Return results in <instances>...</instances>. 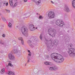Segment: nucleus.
Returning a JSON list of instances; mask_svg holds the SVG:
<instances>
[{"label": "nucleus", "mask_w": 75, "mask_h": 75, "mask_svg": "<svg viewBox=\"0 0 75 75\" xmlns=\"http://www.w3.org/2000/svg\"><path fill=\"white\" fill-rule=\"evenodd\" d=\"M40 40H42V34H41L40 35Z\"/></svg>", "instance_id": "obj_33"}, {"label": "nucleus", "mask_w": 75, "mask_h": 75, "mask_svg": "<svg viewBox=\"0 0 75 75\" xmlns=\"http://www.w3.org/2000/svg\"><path fill=\"white\" fill-rule=\"evenodd\" d=\"M9 3H10V5L11 6H13V0H9Z\"/></svg>", "instance_id": "obj_22"}, {"label": "nucleus", "mask_w": 75, "mask_h": 75, "mask_svg": "<svg viewBox=\"0 0 75 75\" xmlns=\"http://www.w3.org/2000/svg\"><path fill=\"white\" fill-rule=\"evenodd\" d=\"M6 6H8V2H7L6 4Z\"/></svg>", "instance_id": "obj_38"}, {"label": "nucleus", "mask_w": 75, "mask_h": 75, "mask_svg": "<svg viewBox=\"0 0 75 75\" xmlns=\"http://www.w3.org/2000/svg\"><path fill=\"white\" fill-rule=\"evenodd\" d=\"M29 28L31 31H34L35 29L34 25L32 24H30L29 25Z\"/></svg>", "instance_id": "obj_14"}, {"label": "nucleus", "mask_w": 75, "mask_h": 75, "mask_svg": "<svg viewBox=\"0 0 75 75\" xmlns=\"http://www.w3.org/2000/svg\"><path fill=\"white\" fill-rule=\"evenodd\" d=\"M28 56L27 57V59H28V61H27V63H28L30 62H30H34V61L33 60V59H32V58H31V57L30 56V55H29V54H28Z\"/></svg>", "instance_id": "obj_9"}, {"label": "nucleus", "mask_w": 75, "mask_h": 75, "mask_svg": "<svg viewBox=\"0 0 75 75\" xmlns=\"http://www.w3.org/2000/svg\"><path fill=\"white\" fill-rule=\"evenodd\" d=\"M21 31L23 34L26 37L28 36V29L26 26H23L21 28Z\"/></svg>", "instance_id": "obj_3"}, {"label": "nucleus", "mask_w": 75, "mask_h": 75, "mask_svg": "<svg viewBox=\"0 0 75 75\" xmlns=\"http://www.w3.org/2000/svg\"><path fill=\"white\" fill-rule=\"evenodd\" d=\"M72 47V44H70L68 46L69 51L68 54L71 57H74L75 56V50L74 48H71Z\"/></svg>", "instance_id": "obj_2"}, {"label": "nucleus", "mask_w": 75, "mask_h": 75, "mask_svg": "<svg viewBox=\"0 0 75 75\" xmlns=\"http://www.w3.org/2000/svg\"><path fill=\"white\" fill-rule=\"evenodd\" d=\"M23 1L24 2H27V0H23Z\"/></svg>", "instance_id": "obj_37"}, {"label": "nucleus", "mask_w": 75, "mask_h": 75, "mask_svg": "<svg viewBox=\"0 0 75 75\" xmlns=\"http://www.w3.org/2000/svg\"><path fill=\"white\" fill-rule=\"evenodd\" d=\"M8 66H10V67H13V64H12L11 63H10L8 64Z\"/></svg>", "instance_id": "obj_29"}, {"label": "nucleus", "mask_w": 75, "mask_h": 75, "mask_svg": "<svg viewBox=\"0 0 75 75\" xmlns=\"http://www.w3.org/2000/svg\"><path fill=\"white\" fill-rule=\"evenodd\" d=\"M28 43L30 46H31L32 48H33L35 45V43H33L31 42V41H30V40H28L27 42Z\"/></svg>", "instance_id": "obj_8"}, {"label": "nucleus", "mask_w": 75, "mask_h": 75, "mask_svg": "<svg viewBox=\"0 0 75 75\" xmlns=\"http://www.w3.org/2000/svg\"><path fill=\"white\" fill-rule=\"evenodd\" d=\"M67 32H68V33H69V30H68V31H67Z\"/></svg>", "instance_id": "obj_51"}, {"label": "nucleus", "mask_w": 75, "mask_h": 75, "mask_svg": "<svg viewBox=\"0 0 75 75\" xmlns=\"http://www.w3.org/2000/svg\"><path fill=\"white\" fill-rule=\"evenodd\" d=\"M17 4H18V3H17V2H16L15 4L13 6V8H14V7H16V6H17Z\"/></svg>", "instance_id": "obj_25"}, {"label": "nucleus", "mask_w": 75, "mask_h": 75, "mask_svg": "<svg viewBox=\"0 0 75 75\" xmlns=\"http://www.w3.org/2000/svg\"><path fill=\"white\" fill-rule=\"evenodd\" d=\"M6 67H7V68L8 67V65H6Z\"/></svg>", "instance_id": "obj_40"}, {"label": "nucleus", "mask_w": 75, "mask_h": 75, "mask_svg": "<svg viewBox=\"0 0 75 75\" xmlns=\"http://www.w3.org/2000/svg\"><path fill=\"white\" fill-rule=\"evenodd\" d=\"M45 45H46L49 49L51 48L52 47V45L51 44L52 43V40L51 39L49 40H45Z\"/></svg>", "instance_id": "obj_5"}, {"label": "nucleus", "mask_w": 75, "mask_h": 75, "mask_svg": "<svg viewBox=\"0 0 75 75\" xmlns=\"http://www.w3.org/2000/svg\"><path fill=\"white\" fill-rule=\"evenodd\" d=\"M32 1L35 3V4L38 5L40 4L41 2V0H32Z\"/></svg>", "instance_id": "obj_11"}, {"label": "nucleus", "mask_w": 75, "mask_h": 75, "mask_svg": "<svg viewBox=\"0 0 75 75\" xmlns=\"http://www.w3.org/2000/svg\"><path fill=\"white\" fill-rule=\"evenodd\" d=\"M2 37H3L4 38H5V34H3L2 35Z\"/></svg>", "instance_id": "obj_36"}, {"label": "nucleus", "mask_w": 75, "mask_h": 75, "mask_svg": "<svg viewBox=\"0 0 75 75\" xmlns=\"http://www.w3.org/2000/svg\"><path fill=\"white\" fill-rule=\"evenodd\" d=\"M8 26V27H10V28H11V23H10V22L9 23Z\"/></svg>", "instance_id": "obj_31"}, {"label": "nucleus", "mask_w": 75, "mask_h": 75, "mask_svg": "<svg viewBox=\"0 0 75 75\" xmlns=\"http://www.w3.org/2000/svg\"><path fill=\"white\" fill-rule=\"evenodd\" d=\"M64 11L66 12H69V9L68 7H66L64 9Z\"/></svg>", "instance_id": "obj_20"}, {"label": "nucleus", "mask_w": 75, "mask_h": 75, "mask_svg": "<svg viewBox=\"0 0 75 75\" xmlns=\"http://www.w3.org/2000/svg\"><path fill=\"white\" fill-rule=\"evenodd\" d=\"M4 4H6V3H3Z\"/></svg>", "instance_id": "obj_48"}, {"label": "nucleus", "mask_w": 75, "mask_h": 75, "mask_svg": "<svg viewBox=\"0 0 75 75\" xmlns=\"http://www.w3.org/2000/svg\"><path fill=\"white\" fill-rule=\"evenodd\" d=\"M1 2H0V7L1 6Z\"/></svg>", "instance_id": "obj_41"}, {"label": "nucleus", "mask_w": 75, "mask_h": 75, "mask_svg": "<svg viewBox=\"0 0 75 75\" xmlns=\"http://www.w3.org/2000/svg\"><path fill=\"white\" fill-rule=\"evenodd\" d=\"M37 15H38V13H37Z\"/></svg>", "instance_id": "obj_49"}, {"label": "nucleus", "mask_w": 75, "mask_h": 75, "mask_svg": "<svg viewBox=\"0 0 75 75\" xmlns=\"http://www.w3.org/2000/svg\"><path fill=\"white\" fill-rule=\"evenodd\" d=\"M45 57L46 59H48V58H50V57L48 55H46Z\"/></svg>", "instance_id": "obj_34"}, {"label": "nucleus", "mask_w": 75, "mask_h": 75, "mask_svg": "<svg viewBox=\"0 0 75 75\" xmlns=\"http://www.w3.org/2000/svg\"><path fill=\"white\" fill-rule=\"evenodd\" d=\"M51 2L52 4H54V2H53V1H51Z\"/></svg>", "instance_id": "obj_39"}, {"label": "nucleus", "mask_w": 75, "mask_h": 75, "mask_svg": "<svg viewBox=\"0 0 75 75\" xmlns=\"http://www.w3.org/2000/svg\"><path fill=\"white\" fill-rule=\"evenodd\" d=\"M0 16H2V14L1 13H0Z\"/></svg>", "instance_id": "obj_42"}, {"label": "nucleus", "mask_w": 75, "mask_h": 75, "mask_svg": "<svg viewBox=\"0 0 75 75\" xmlns=\"http://www.w3.org/2000/svg\"><path fill=\"white\" fill-rule=\"evenodd\" d=\"M18 40H21V43L22 45H24V40H23V38L21 37H19L18 38Z\"/></svg>", "instance_id": "obj_17"}, {"label": "nucleus", "mask_w": 75, "mask_h": 75, "mask_svg": "<svg viewBox=\"0 0 75 75\" xmlns=\"http://www.w3.org/2000/svg\"><path fill=\"white\" fill-rule=\"evenodd\" d=\"M4 72H5V69L3 68L1 69V74H3L4 73Z\"/></svg>", "instance_id": "obj_21"}, {"label": "nucleus", "mask_w": 75, "mask_h": 75, "mask_svg": "<svg viewBox=\"0 0 75 75\" xmlns=\"http://www.w3.org/2000/svg\"><path fill=\"white\" fill-rule=\"evenodd\" d=\"M0 44H2L3 45H5V46L6 45V43L2 42V41H1V40H0Z\"/></svg>", "instance_id": "obj_23"}, {"label": "nucleus", "mask_w": 75, "mask_h": 75, "mask_svg": "<svg viewBox=\"0 0 75 75\" xmlns=\"http://www.w3.org/2000/svg\"><path fill=\"white\" fill-rule=\"evenodd\" d=\"M28 52H30V51L29 50H28Z\"/></svg>", "instance_id": "obj_43"}, {"label": "nucleus", "mask_w": 75, "mask_h": 75, "mask_svg": "<svg viewBox=\"0 0 75 75\" xmlns=\"http://www.w3.org/2000/svg\"><path fill=\"white\" fill-rule=\"evenodd\" d=\"M20 52V51H19L18 49H14L13 51L14 53L15 54H18V52Z\"/></svg>", "instance_id": "obj_16"}, {"label": "nucleus", "mask_w": 75, "mask_h": 75, "mask_svg": "<svg viewBox=\"0 0 75 75\" xmlns=\"http://www.w3.org/2000/svg\"><path fill=\"white\" fill-rule=\"evenodd\" d=\"M1 18L2 19L3 21H6V19L4 17H2Z\"/></svg>", "instance_id": "obj_27"}, {"label": "nucleus", "mask_w": 75, "mask_h": 75, "mask_svg": "<svg viewBox=\"0 0 75 75\" xmlns=\"http://www.w3.org/2000/svg\"><path fill=\"white\" fill-rule=\"evenodd\" d=\"M58 69V67H57L54 66L53 67H51L49 69L50 71H56Z\"/></svg>", "instance_id": "obj_12"}, {"label": "nucleus", "mask_w": 75, "mask_h": 75, "mask_svg": "<svg viewBox=\"0 0 75 75\" xmlns=\"http://www.w3.org/2000/svg\"><path fill=\"white\" fill-rule=\"evenodd\" d=\"M56 24L57 25H58V26L61 27V26H62L64 25V23L62 20L60 21L57 20L56 21Z\"/></svg>", "instance_id": "obj_7"}, {"label": "nucleus", "mask_w": 75, "mask_h": 75, "mask_svg": "<svg viewBox=\"0 0 75 75\" xmlns=\"http://www.w3.org/2000/svg\"><path fill=\"white\" fill-rule=\"evenodd\" d=\"M8 57L10 60H13V59H15V57H14L13 54L11 53L9 54Z\"/></svg>", "instance_id": "obj_10"}, {"label": "nucleus", "mask_w": 75, "mask_h": 75, "mask_svg": "<svg viewBox=\"0 0 75 75\" xmlns=\"http://www.w3.org/2000/svg\"><path fill=\"white\" fill-rule=\"evenodd\" d=\"M48 16L50 19L54 18H55V14L54 12L52 11H50L48 13Z\"/></svg>", "instance_id": "obj_6"}, {"label": "nucleus", "mask_w": 75, "mask_h": 75, "mask_svg": "<svg viewBox=\"0 0 75 75\" xmlns=\"http://www.w3.org/2000/svg\"><path fill=\"white\" fill-rule=\"evenodd\" d=\"M51 44L52 45V47H53L54 45H57L58 44V41L55 40H54L53 42H52Z\"/></svg>", "instance_id": "obj_13"}, {"label": "nucleus", "mask_w": 75, "mask_h": 75, "mask_svg": "<svg viewBox=\"0 0 75 75\" xmlns=\"http://www.w3.org/2000/svg\"><path fill=\"white\" fill-rule=\"evenodd\" d=\"M17 54H18V57H20V55H21V52H20V51L18 52V53H17Z\"/></svg>", "instance_id": "obj_28"}, {"label": "nucleus", "mask_w": 75, "mask_h": 75, "mask_svg": "<svg viewBox=\"0 0 75 75\" xmlns=\"http://www.w3.org/2000/svg\"><path fill=\"white\" fill-rule=\"evenodd\" d=\"M25 18H27V17H25L24 18V19H25Z\"/></svg>", "instance_id": "obj_45"}, {"label": "nucleus", "mask_w": 75, "mask_h": 75, "mask_svg": "<svg viewBox=\"0 0 75 75\" xmlns=\"http://www.w3.org/2000/svg\"><path fill=\"white\" fill-rule=\"evenodd\" d=\"M33 36H32V38H33Z\"/></svg>", "instance_id": "obj_52"}, {"label": "nucleus", "mask_w": 75, "mask_h": 75, "mask_svg": "<svg viewBox=\"0 0 75 75\" xmlns=\"http://www.w3.org/2000/svg\"><path fill=\"white\" fill-rule=\"evenodd\" d=\"M25 66H26L27 65V64H25Z\"/></svg>", "instance_id": "obj_46"}, {"label": "nucleus", "mask_w": 75, "mask_h": 75, "mask_svg": "<svg viewBox=\"0 0 75 75\" xmlns=\"http://www.w3.org/2000/svg\"><path fill=\"white\" fill-rule=\"evenodd\" d=\"M45 65H50V63L48 62H45Z\"/></svg>", "instance_id": "obj_26"}, {"label": "nucleus", "mask_w": 75, "mask_h": 75, "mask_svg": "<svg viewBox=\"0 0 75 75\" xmlns=\"http://www.w3.org/2000/svg\"><path fill=\"white\" fill-rule=\"evenodd\" d=\"M8 75H15V74H14V73L10 71H8Z\"/></svg>", "instance_id": "obj_18"}, {"label": "nucleus", "mask_w": 75, "mask_h": 75, "mask_svg": "<svg viewBox=\"0 0 75 75\" xmlns=\"http://www.w3.org/2000/svg\"><path fill=\"white\" fill-rule=\"evenodd\" d=\"M51 23L52 24H55V22L54 21L53 22L51 21Z\"/></svg>", "instance_id": "obj_35"}, {"label": "nucleus", "mask_w": 75, "mask_h": 75, "mask_svg": "<svg viewBox=\"0 0 75 75\" xmlns=\"http://www.w3.org/2000/svg\"><path fill=\"white\" fill-rule=\"evenodd\" d=\"M38 72V69H34V72L35 74H37V72Z\"/></svg>", "instance_id": "obj_24"}, {"label": "nucleus", "mask_w": 75, "mask_h": 75, "mask_svg": "<svg viewBox=\"0 0 75 75\" xmlns=\"http://www.w3.org/2000/svg\"><path fill=\"white\" fill-rule=\"evenodd\" d=\"M43 17L42 16H39V19L40 20V19H41V18H43Z\"/></svg>", "instance_id": "obj_32"}, {"label": "nucleus", "mask_w": 75, "mask_h": 75, "mask_svg": "<svg viewBox=\"0 0 75 75\" xmlns=\"http://www.w3.org/2000/svg\"><path fill=\"white\" fill-rule=\"evenodd\" d=\"M36 29H37V27L36 28Z\"/></svg>", "instance_id": "obj_50"}, {"label": "nucleus", "mask_w": 75, "mask_h": 75, "mask_svg": "<svg viewBox=\"0 0 75 75\" xmlns=\"http://www.w3.org/2000/svg\"><path fill=\"white\" fill-rule=\"evenodd\" d=\"M5 11H6L7 13H10V11L9 10H8V9H5Z\"/></svg>", "instance_id": "obj_30"}, {"label": "nucleus", "mask_w": 75, "mask_h": 75, "mask_svg": "<svg viewBox=\"0 0 75 75\" xmlns=\"http://www.w3.org/2000/svg\"><path fill=\"white\" fill-rule=\"evenodd\" d=\"M64 39L65 42H69L70 41V38L68 36L65 37Z\"/></svg>", "instance_id": "obj_15"}, {"label": "nucleus", "mask_w": 75, "mask_h": 75, "mask_svg": "<svg viewBox=\"0 0 75 75\" xmlns=\"http://www.w3.org/2000/svg\"><path fill=\"white\" fill-rule=\"evenodd\" d=\"M14 42H15V44H16V42H15V41H13V43H14Z\"/></svg>", "instance_id": "obj_44"}, {"label": "nucleus", "mask_w": 75, "mask_h": 75, "mask_svg": "<svg viewBox=\"0 0 75 75\" xmlns=\"http://www.w3.org/2000/svg\"><path fill=\"white\" fill-rule=\"evenodd\" d=\"M57 32L56 30L50 28L48 30V33L50 35H51L52 37H55V33Z\"/></svg>", "instance_id": "obj_4"}, {"label": "nucleus", "mask_w": 75, "mask_h": 75, "mask_svg": "<svg viewBox=\"0 0 75 75\" xmlns=\"http://www.w3.org/2000/svg\"><path fill=\"white\" fill-rule=\"evenodd\" d=\"M72 6L75 8V0H73L72 2Z\"/></svg>", "instance_id": "obj_19"}, {"label": "nucleus", "mask_w": 75, "mask_h": 75, "mask_svg": "<svg viewBox=\"0 0 75 75\" xmlns=\"http://www.w3.org/2000/svg\"><path fill=\"white\" fill-rule=\"evenodd\" d=\"M29 54H30V56H31V54H30V53H29Z\"/></svg>", "instance_id": "obj_47"}, {"label": "nucleus", "mask_w": 75, "mask_h": 75, "mask_svg": "<svg viewBox=\"0 0 75 75\" xmlns=\"http://www.w3.org/2000/svg\"><path fill=\"white\" fill-rule=\"evenodd\" d=\"M51 57L52 59L58 63H61L64 60V57L62 55L59 54L58 55L56 53H54L52 54Z\"/></svg>", "instance_id": "obj_1"}]
</instances>
